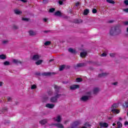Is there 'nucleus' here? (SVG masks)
Masks as SVG:
<instances>
[{
  "label": "nucleus",
  "instance_id": "nucleus-1",
  "mask_svg": "<svg viewBox=\"0 0 128 128\" xmlns=\"http://www.w3.org/2000/svg\"><path fill=\"white\" fill-rule=\"evenodd\" d=\"M54 88L55 92L50 90L48 92V96H54L50 98V102H58V99L62 96V94H60V86L54 85Z\"/></svg>",
  "mask_w": 128,
  "mask_h": 128
},
{
  "label": "nucleus",
  "instance_id": "nucleus-2",
  "mask_svg": "<svg viewBox=\"0 0 128 128\" xmlns=\"http://www.w3.org/2000/svg\"><path fill=\"white\" fill-rule=\"evenodd\" d=\"M118 104H114L112 107V110L111 112H113L114 114H120V110H118V109H116V108H118Z\"/></svg>",
  "mask_w": 128,
  "mask_h": 128
},
{
  "label": "nucleus",
  "instance_id": "nucleus-3",
  "mask_svg": "<svg viewBox=\"0 0 128 128\" xmlns=\"http://www.w3.org/2000/svg\"><path fill=\"white\" fill-rule=\"evenodd\" d=\"M87 96H82V98H80V100H82V102H86L90 98V96L92 94V92H88L86 93Z\"/></svg>",
  "mask_w": 128,
  "mask_h": 128
},
{
  "label": "nucleus",
  "instance_id": "nucleus-4",
  "mask_svg": "<svg viewBox=\"0 0 128 128\" xmlns=\"http://www.w3.org/2000/svg\"><path fill=\"white\" fill-rule=\"evenodd\" d=\"M110 36H114L116 34V28L115 27H112L110 31Z\"/></svg>",
  "mask_w": 128,
  "mask_h": 128
},
{
  "label": "nucleus",
  "instance_id": "nucleus-5",
  "mask_svg": "<svg viewBox=\"0 0 128 128\" xmlns=\"http://www.w3.org/2000/svg\"><path fill=\"white\" fill-rule=\"evenodd\" d=\"M99 126L100 128H108V124L106 122H100L99 123Z\"/></svg>",
  "mask_w": 128,
  "mask_h": 128
},
{
  "label": "nucleus",
  "instance_id": "nucleus-6",
  "mask_svg": "<svg viewBox=\"0 0 128 128\" xmlns=\"http://www.w3.org/2000/svg\"><path fill=\"white\" fill-rule=\"evenodd\" d=\"M40 58H41L40 55L34 54L32 58V60H40Z\"/></svg>",
  "mask_w": 128,
  "mask_h": 128
},
{
  "label": "nucleus",
  "instance_id": "nucleus-7",
  "mask_svg": "<svg viewBox=\"0 0 128 128\" xmlns=\"http://www.w3.org/2000/svg\"><path fill=\"white\" fill-rule=\"evenodd\" d=\"M54 120L57 122H62V116L58 115L56 118H54Z\"/></svg>",
  "mask_w": 128,
  "mask_h": 128
},
{
  "label": "nucleus",
  "instance_id": "nucleus-8",
  "mask_svg": "<svg viewBox=\"0 0 128 128\" xmlns=\"http://www.w3.org/2000/svg\"><path fill=\"white\" fill-rule=\"evenodd\" d=\"M78 124H80V122L78 121H76L71 124V126L72 128H76Z\"/></svg>",
  "mask_w": 128,
  "mask_h": 128
},
{
  "label": "nucleus",
  "instance_id": "nucleus-9",
  "mask_svg": "<svg viewBox=\"0 0 128 128\" xmlns=\"http://www.w3.org/2000/svg\"><path fill=\"white\" fill-rule=\"evenodd\" d=\"M116 28V34H122V30L118 26H114Z\"/></svg>",
  "mask_w": 128,
  "mask_h": 128
},
{
  "label": "nucleus",
  "instance_id": "nucleus-10",
  "mask_svg": "<svg viewBox=\"0 0 128 128\" xmlns=\"http://www.w3.org/2000/svg\"><path fill=\"white\" fill-rule=\"evenodd\" d=\"M80 86L79 85H72L70 86V89L72 90H76V88H79Z\"/></svg>",
  "mask_w": 128,
  "mask_h": 128
},
{
  "label": "nucleus",
  "instance_id": "nucleus-11",
  "mask_svg": "<svg viewBox=\"0 0 128 128\" xmlns=\"http://www.w3.org/2000/svg\"><path fill=\"white\" fill-rule=\"evenodd\" d=\"M40 124H42V126H44V124H46L48 122V120L46 119H44L40 120L39 122Z\"/></svg>",
  "mask_w": 128,
  "mask_h": 128
},
{
  "label": "nucleus",
  "instance_id": "nucleus-12",
  "mask_svg": "<svg viewBox=\"0 0 128 128\" xmlns=\"http://www.w3.org/2000/svg\"><path fill=\"white\" fill-rule=\"evenodd\" d=\"M54 104H48L46 105V108H54Z\"/></svg>",
  "mask_w": 128,
  "mask_h": 128
},
{
  "label": "nucleus",
  "instance_id": "nucleus-13",
  "mask_svg": "<svg viewBox=\"0 0 128 128\" xmlns=\"http://www.w3.org/2000/svg\"><path fill=\"white\" fill-rule=\"evenodd\" d=\"M12 62L15 64H22V62L20 61V60H18L16 59H13Z\"/></svg>",
  "mask_w": 128,
  "mask_h": 128
},
{
  "label": "nucleus",
  "instance_id": "nucleus-14",
  "mask_svg": "<svg viewBox=\"0 0 128 128\" xmlns=\"http://www.w3.org/2000/svg\"><path fill=\"white\" fill-rule=\"evenodd\" d=\"M54 124V126H56L57 128H64V125H62V124L60 123L55 124Z\"/></svg>",
  "mask_w": 128,
  "mask_h": 128
},
{
  "label": "nucleus",
  "instance_id": "nucleus-15",
  "mask_svg": "<svg viewBox=\"0 0 128 128\" xmlns=\"http://www.w3.org/2000/svg\"><path fill=\"white\" fill-rule=\"evenodd\" d=\"M108 74V73L104 72L98 74L99 78H104V76H106Z\"/></svg>",
  "mask_w": 128,
  "mask_h": 128
},
{
  "label": "nucleus",
  "instance_id": "nucleus-16",
  "mask_svg": "<svg viewBox=\"0 0 128 128\" xmlns=\"http://www.w3.org/2000/svg\"><path fill=\"white\" fill-rule=\"evenodd\" d=\"M29 34L32 36H36V32H34L32 30H30L29 31Z\"/></svg>",
  "mask_w": 128,
  "mask_h": 128
},
{
  "label": "nucleus",
  "instance_id": "nucleus-17",
  "mask_svg": "<svg viewBox=\"0 0 128 128\" xmlns=\"http://www.w3.org/2000/svg\"><path fill=\"white\" fill-rule=\"evenodd\" d=\"M43 74L44 76H52V74H56V73L47 72H44Z\"/></svg>",
  "mask_w": 128,
  "mask_h": 128
},
{
  "label": "nucleus",
  "instance_id": "nucleus-18",
  "mask_svg": "<svg viewBox=\"0 0 128 128\" xmlns=\"http://www.w3.org/2000/svg\"><path fill=\"white\" fill-rule=\"evenodd\" d=\"M68 52H71V54H76V50L72 49V48H70L68 49Z\"/></svg>",
  "mask_w": 128,
  "mask_h": 128
},
{
  "label": "nucleus",
  "instance_id": "nucleus-19",
  "mask_svg": "<svg viewBox=\"0 0 128 128\" xmlns=\"http://www.w3.org/2000/svg\"><path fill=\"white\" fill-rule=\"evenodd\" d=\"M14 12L16 14H22V12L18 10H16Z\"/></svg>",
  "mask_w": 128,
  "mask_h": 128
},
{
  "label": "nucleus",
  "instance_id": "nucleus-20",
  "mask_svg": "<svg viewBox=\"0 0 128 128\" xmlns=\"http://www.w3.org/2000/svg\"><path fill=\"white\" fill-rule=\"evenodd\" d=\"M81 58H84L86 56V52H82L80 54Z\"/></svg>",
  "mask_w": 128,
  "mask_h": 128
},
{
  "label": "nucleus",
  "instance_id": "nucleus-21",
  "mask_svg": "<svg viewBox=\"0 0 128 128\" xmlns=\"http://www.w3.org/2000/svg\"><path fill=\"white\" fill-rule=\"evenodd\" d=\"M54 16H62V13L60 11H57L55 12Z\"/></svg>",
  "mask_w": 128,
  "mask_h": 128
},
{
  "label": "nucleus",
  "instance_id": "nucleus-22",
  "mask_svg": "<svg viewBox=\"0 0 128 128\" xmlns=\"http://www.w3.org/2000/svg\"><path fill=\"white\" fill-rule=\"evenodd\" d=\"M42 62H44V60H38L36 62V66H40V64H42Z\"/></svg>",
  "mask_w": 128,
  "mask_h": 128
},
{
  "label": "nucleus",
  "instance_id": "nucleus-23",
  "mask_svg": "<svg viewBox=\"0 0 128 128\" xmlns=\"http://www.w3.org/2000/svg\"><path fill=\"white\" fill-rule=\"evenodd\" d=\"M100 92V89L98 88H94L93 90L94 94H98V92Z\"/></svg>",
  "mask_w": 128,
  "mask_h": 128
},
{
  "label": "nucleus",
  "instance_id": "nucleus-24",
  "mask_svg": "<svg viewBox=\"0 0 128 128\" xmlns=\"http://www.w3.org/2000/svg\"><path fill=\"white\" fill-rule=\"evenodd\" d=\"M6 55H4V54L0 55V60H6Z\"/></svg>",
  "mask_w": 128,
  "mask_h": 128
},
{
  "label": "nucleus",
  "instance_id": "nucleus-25",
  "mask_svg": "<svg viewBox=\"0 0 128 128\" xmlns=\"http://www.w3.org/2000/svg\"><path fill=\"white\" fill-rule=\"evenodd\" d=\"M88 12H90V10H88V9H86L84 10V16H86V14H88Z\"/></svg>",
  "mask_w": 128,
  "mask_h": 128
},
{
  "label": "nucleus",
  "instance_id": "nucleus-26",
  "mask_svg": "<svg viewBox=\"0 0 128 128\" xmlns=\"http://www.w3.org/2000/svg\"><path fill=\"white\" fill-rule=\"evenodd\" d=\"M84 66V63H79L76 64L77 68H81V66Z\"/></svg>",
  "mask_w": 128,
  "mask_h": 128
},
{
  "label": "nucleus",
  "instance_id": "nucleus-27",
  "mask_svg": "<svg viewBox=\"0 0 128 128\" xmlns=\"http://www.w3.org/2000/svg\"><path fill=\"white\" fill-rule=\"evenodd\" d=\"M64 68H65L64 65H62V66H60L59 70L60 71L64 70Z\"/></svg>",
  "mask_w": 128,
  "mask_h": 128
},
{
  "label": "nucleus",
  "instance_id": "nucleus-28",
  "mask_svg": "<svg viewBox=\"0 0 128 128\" xmlns=\"http://www.w3.org/2000/svg\"><path fill=\"white\" fill-rule=\"evenodd\" d=\"M4 66H10V62L8 61H6L5 62H4Z\"/></svg>",
  "mask_w": 128,
  "mask_h": 128
},
{
  "label": "nucleus",
  "instance_id": "nucleus-29",
  "mask_svg": "<svg viewBox=\"0 0 128 128\" xmlns=\"http://www.w3.org/2000/svg\"><path fill=\"white\" fill-rule=\"evenodd\" d=\"M48 100V96H45L43 97L44 102H46V100Z\"/></svg>",
  "mask_w": 128,
  "mask_h": 128
},
{
  "label": "nucleus",
  "instance_id": "nucleus-30",
  "mask_svg": "<svg viewBox=\"0 0 128 128\" xmlns=\"http://www.w3.org/2000/svg\"><path fill=\"white\" fill-rule=\"evenodd\" d=\"M51 42L50 41H47L44 43V46H50V44Z\"/></svg>",
  "mask_w": 128,
  "mask_h": 128
},
{
  "label": "nucleus",
  "instance_id": "nucleus-31",
  "mask_svg": "<svg viewBox=\"0 0 128 128\" xmlns=\"http://www.w3.org/2000/svg\"><path fill=\"white\" fill-rule=\"evenodd\" d=\"M36 84H33L31 86V90H36Z\"/></svg>",
  "mask_w": 128,
  "mask_h": 128
},
{
  "label": "nucleus",
  "instance_id": "nucleus-32",
  "mask_svg": "<svg viewBox=\"0 0 128 128\" xmlns=\"http://www.w3.org/2000/svg\"><path fill=\"white\" fill-rule=\"evenodd\" d=\"M107 2H108V4H114V2L112 0H106Z\"/></svg>",
  "mask_w": 128,
  "mask_h": 128
},
{
  "label": "nucleus",
  "instance_id": "nucleus-33",
  "mask_svg": "<svg viewBox=\"0 0 128 128\" xmlns=\"http://www.w3.org/2000/svg\"><path fill=\"white\" fill-rule=\"evenodd\" d=\"M82 80L81 78H77L76 79V82H82Z\"/></svg>",
  "mask_w": 128,
  "mask_h": 128
},
{
  "label": "nucleus",
  "instance_id": "nucleus-34",
  "mask_svg": "<svg viewBox=\"0 0 128 128\" xmlns=\"http://www.w3.org/2000/svg\"><path fill=\"white\" fill-rule=\"evenodd\" d=\"M56 10V9L54 8H52L49 10L50 12H54Z\"/></svg>",
  "mask_w": 128,
  "mask_h": 128
},
{
  "label": "nucleus",
  "instance_id": "nucleus-35",
  "mask_svg": "<svg viewBox=\"0 0 128 128\" xmlns=\"http://www.w3.org/2000/svg\"><path fill=\"white\" fill-rule=\"evenodd\" d=\"M110 56L111 58H114V56H116V54L111 53V54H110Z\"/></svg>",
  "mask_w": 128,
  "mask_h": 128
},
{
  "label": "nucleus",
  "instance_id": "nucleus-36",
  "mask_svg": "<svg viewBox=\"0 0 128 128\" xmlns=\"http://www.w3.org/2000/svg\"><path fill=\"white\" fill-rule=\"evenodd\" d=\"M8 112V108H6L2 110V112Z\"/></svg>",
  "mask_w": 128,
  "mask_h": 128
},
{
  "label": "nucleus",
  "instance_id": "nucleus-37",
  "mask_svg": "<svg viewBox=\"0 0 128 128\" xmlns=\"http://www.w3.org/2000/svg\"><path fill=\"white\" fill-rule=\"evenodd\" d=\"M96 12H97V10L96 8H94L92 10V12L93 14H96Z\"/></svg>",
  "mask_w": 128,
  "mask_h": 128
},
{
  "label": "nucleus",
  "instance_id": "nucleus-38",
  "mask_svg": "<svg viewBox=\"0 0 128 128\" xmlns=\"http://www.w3.org/2000/svg\"><path fill=\"white\" fill-rule=\"evenodd\" d=\"M124 4H126V6H128V0H124Z\"/></svg>",
  "mask_w": 128,
  "mask_h": 128
},
{
  "label": "nucleus",
  "instance_id": "nucleus-39",
  "mask_svg": "<svg viewBox=\"0 0 128 128\" xmlns=\"http://www.w3.org/2000/svg\"><path fill=\"white\" fill-rule=\"evenodd\" d=\"M22 20H24L25 22H28L29 19L28 18H22Z\"/></svg>",
  "mask_w": 128,
  "mask_h": 128
},
{
  "label": "nucleus",
  "instance_id": "nucleus-40",
  "mask_svg": "<svg viewBox=\"0 0 128 128\" xmlns=\"http://www.w3.org/2000/svg\"><path fill=\"white\" fill-rule=\"evenodd\" d=\"M101 56H106V53H102V54H101Z\"/></svg>",
  "mask_w": 128,
  "mask_h": 128
},
{
  "label": "nucleus",
  "instance_id": "nucleus-41",
  "mask_svg": "<svg viewBox=\"0 0 128 128\" xmlns=\"http://www.w3.org/2000/svg\"><path fill=\"white\" fill-rule=\"evenodd\" d=\"M15 30H17V28H18V26H13Z\"/></svg>",
  "mask_w": 128,
  "mask_h": 128
},
{
  "label": "nucleus",
  "instance_id": "nucleus-42",
  "mask_svg": "<svg viewBox=\"0 0 128 128\" xmlns=\"http://www.w3.org/2000/svg\"><path fill=\"white\" fill-rule=\"evenodd\" d=\"M118 84V82H113L112 84H113L114 86H117Z\"/></svg>",
  "mask_w": 128,
  "mask_h": 128
},
{
  "label": "nucleus",
  "instance_id": "nucleus-43",
  "mask_svg": "<svg viewBox=\"0 0 128 128\" xmlns=\"http://www.w3.org/2000/svg\"><path fill=\"white\" fill-rule=\"evenodd\" d=\"M48 0H44V4H48Z\"/></svg>",
  "mask_w": 128,
  "mask_h": 128
},
{
  "label": "nucleus",
  "instance_id": "nucleus-44",
  "mask_svg": "<svg viewBox=\"0 0 128 128\" xmlns=\"http://www.w3.org/2000/svg\"><path fill=\"white\" fill-rule=\"evenodd\" d=\"M4 86V82H0V86Z\"/></svg>",
  "mask_w": 128,
  "mask_h": 128
},
{
  "label": "nucleus",
  "instance_id": "nucleus-45",
  "mask_svg": "<svg viewBox=\"0 0 128 128\" xmlns=\"http://www.w3.org/2000/svg\"><path fill=\"white\" fill-rule=\"evenodd\" d=\"M8 41L6 40H3V41H2V42H3L4 44H8Z\"/></svg>",
  "mask_w": 128,
  "mask_h": 128
},
{
  "label": "nucleus",
  "instance_id": "nucleus-46",
  "mask_svg": "<svg viewBox=\"0 0 128 128\" xmlns=\"http://www.w3.org/2000/svg\"><path fill=\"white\" fill-rule=\"evenodd\" d=\"M124 10L125 12H128V8L124 9Z\"/></svg>",
  "mask_w": 128,
  "mask_h": 128
},
{
  "label": "nucleus",
  "instance_id": "nucleus-47",
  "mask_svg": "<svg viewBox=\"0 0 128 128\" xmlns=\"http://www.w3.org/2000/svg\"><path fill=\"white\" fill-rule=\"evenodd\" d=\"M124 24H125V26H128V21L125 22H124Z\"/></svg>",
  "mask_w": 128,
  "mask_h": 128
},
{
  "label": "nucleus",
  "instance_id": "nucleus-48",
  "mask_svg": "<svg viewBox=\"0 0 128 128\" xmlns=\"http://www.w3.org/2000/svg\"><path fill=\"white\" fill-rule=\"evenodd\" d=\"M58 3H59V4L62 5V1L60 0V1L58 2Z\"/></svg>",
  "mask_w": 128,
  "mask_h": 128
},
{
  "label": "nucleus",
  "instance_id": "nucleus-49",
  "mask_svg": "<svg viewBox=\"0 0 128 128\" xmlns=\"http://www.w3.org/2000/svg\"><path fill=\"white\" fill-rule=\"evenodd\" d=\"M8 102H10V100H12V98H8Z\"/></svg>",
  "mask_w": 128,
  "mask_h": 128
},
{
  "label": "nucleus",
  "instance_id": "nucleus-50",
  "mask_svg": "<svg viewBox=\"0 0 128 128\" xmlns=\"http://www.w3.org/2000/svg\"><path fill=\"white\" fill-rule=\"evenodd\" d=\"M124 124H125V126H128V122H127V121L125 122Z\"/></svg>",
  "mask_w": 128,
  "mask_h": 128
},
{
  "label": "nucleus",
  "instance_id": "nucleus-51",
  "mask_svg": "<svg viewBox=\"0 0 128 128\" xmlns=\"http://www.w3.org/2000/svg\"><path fill=\"white\" fill-rule=\"evenodd\" d=\"M21 0V2H26V0Z\"/></svg>",
  "mask_w": 128,
  "mask_h": 128
},
{
  "label": "nucleus",
  "instance_id": "nucleus-52",
  "mask_svg": "<svg viewBox=\"0 0 128 128\" xmlns=\"http://www.w3.org/2000/svg\"><path fill=\"white\" fill-rule=\"evenodd\" d=\"M76 6H80V2H78L76 3Z\"/></svg>",
  "mask_w": 128,
  "mask_h": 128
},
{
  "label": "nucleus",
  "instance_id": "nucleus-53",
  "mask_svg": "<svg viewBox=\"0 0 128 128\" xmlns=\"http://www.w3.org/2000/svg\"><path fill=\"white\" fill-rule=\"evenodd\" d=\"M44 22H46L47 20H48V19H46V18H44Z\"/></svg>",
  "mask_w": 128,
  "mask_h": 128
},
{
  "label": "nucleus",
  "instance_id": "nucleus-54",
  "mask_svg": "<svg viewBox=\"0 0 128 128\" xmlns=\"http://www.w3.org/2000/svg\"><path fill=\"white\" fill-rule=\"evenodd\" d=\"M116 124H115V123H114L113 124H112V126H116Z\"/></svg>",
  "mask_w": 128,
  "mask_h": 128
},
{
  "label": "nucleus",
  "instance_id": "nucleus-55",
  "mask_svg": "<svg viewBox=\"0 0 128 128\" xmlns=\"http://www.w3.org/2000/svg\"><path fill=\"white\" fill-rule=\"evenodd\" d=\"M50 62H54V60L53 59H51L50 60Z\"/></svg>",
  "mask_w": 128,
  "mask_h": 128
},
{
  "label": "nucleus",
  "instance_id": "nucleus-56",
  "mask_svg": "<svg viewBox=\"0 0 128 128\" xmlns=\"http://www.w3.org/2000/svg\"><path fill=\"white\" fill-rule=\"evenodd\" d=\"M122 120V118L120 117V118H119V120Z\"/></svg>",
  "mask_w": 128,
  "mask_h": 128
},
{
  "label": "nucleus",
  "instance_id": "nucleus-57",
  "mask_svg": "<svg viewBox=\"0 0 128 128\" xmlns=\"http://www.w3.org/2000/svg\"><path fill=\"white\" fill-rule=\"evenodd\" d=\"M66 122H68V121H65L64 122V124H66Z\"/></svg>",
  "mask_w": 128,
  "mask_h": 128
},
{
  "label": "nucleus",
  "instance_id": "nucleus-58",
  "mask_svg": "<svg viewBox=\"0 0 128 128\" xmlns=\"http://www.w3.org/2000/svg\"><path fill=\"white\" fill-rule=\"evenodd\" d=\"M113 22L112 20H110V21H109V22Z\"/></svg>",
  "mask_w": 128,
  "mask_h": 128
},
{
  "label": "nucleus",
  "instance_id": "nucleus-59",
  "mask_svg": "<svg viewBox=\"0 0 128 128\" xmlns=\"http://www.w3.org/2000/svg\"><path fill=\"white\" fill-rule=\"evenodd\" d=\"M82 128H86V126H82Z\"/></svg>",
  "mask_w": 128,
  "mask_h": 128
},
{
  "label": "nucleus",
  "instance_id": "nucleus-60",
  "mask_svg": "<svg viewBox=\"0 0 128 128\" xmlns=\"http://www.w3.org/2000/svg\"><path fill=\"white\" fill-rule=\"evenodd\" d=\"M77 22L78 23V22H78V20L77 21Z\"/></svg>",
  "mask_w": 128,
  "mask_h": 128
},
{
  "label": "nucleus",
  "instance_id": "nucleus-61",
  "mask_svg": "<svg viewBox=\"0 0 128 128\" xmlns=\"http://www.w3.org/2000/svg\"><path fill=\"white\" fill-rule=\"evenodd\" d=\"M127 116H128V112H127Z\"/></svg>",
  "mask_w": 128,
  "mask_h": 128
},
{
  "label": "nucleus",
  "instance_id": "nucleus-62",
  "mask_svg": "<svg viewBox=\"0 0 128 128\" xmlns=\"http://www.w3.org/2000/svg\"><path fill=\"white\" fill-rule=\"evenodd\" d=\"M80 22H82V21H81V20H80Z\"/></svg>",
  "mask_w": 128,
  "mask_h": 128
},
{
  "label": "nucleus",
  "instance_id": "nucleus-63",
  "mask_svg": "<svg viewBox=\"0 0 128 128\" xmlns=\"http://www.w3.org/2000/svg\"><path fill=\"white\" fill-rule=\"evenodd\" d=\"M63 0V1H64V0Z\"/></svg>",
  "mask_w": 128,
  "mask_h": 128
}]
</instances>
